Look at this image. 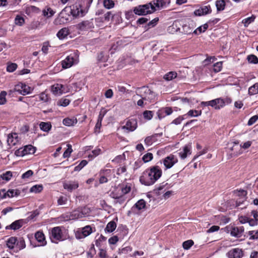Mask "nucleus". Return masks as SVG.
Segmentation results:
<instances>
[{"label":"nucleus","instance_id":"f257e3e1","mask_svg":"<svg viewBox=\"0 0 258 258\" xmlns=\"http://www.w3.org/2000/svg\"><path fill=\"white\" fill-rule=\"evenodd\" d=\"M92 2L93 0H84L83 2L85 5L84 8L81 4L77 3L66 8L69 9V12L73 17H83L88 13Z\"/></svg>","mask_w":258,"mask_h":258},{"label":"nucleus","instance_id":"f03ea898","mask_svg":"<svg viewBox=\"0 0 258 258\" xmlns=\"http://www.w3.org/2000/svg\"><path fill=\"white\" fill-rule=\"evenodd\" d=\"M7 246L15 252L24 249L26 247L25 241L23 237H11L6 243Z\"/></svg>","mask_w":258,"mask_h":258},{"label":"nucleus","instance_id":"7ed1b4c3","mask_svg":"<svg viewBox=\"0 0 258 258\" xmlns=\"http://www.w3.org/2000/svg\"><path fill=\"white\" fill-rule=\"evenodd\" d=\"M79 51L77 50L74 51L62 60L61 64L64 69L71 68L73 65L77 64L79 61Z\"/></svg>","mask_w":258,"mask_h":258},{"label":"nucleus","instance_id":"20e7f679","mask_svg":"<svg viewBox=\"0 0 258 258\" xmlns=\"http://www.w3.org/2000/svg\"><path fill=\"white\" fill-rule=\"evenodd\" d=\"M134 13L138 16H145L147 14H151L155 12L153 8L151 9V4L147 3L136 6L133 9Z\"/></svg>","mask_w":258,"mask_h":258},{"label":"nucleus","instance_id":"39448f33","mask_svg":"<svg viewBox=\"0 0 258 258\" xmlns=\"http://www.w3.org/2000/svg\"><path fill=\"white\" fill-rule=\"evenodd\" d=\"M49 238L52 242L57 243L59 241L65 239L63 237L61 228L59 226L55 227L49 230Z\"/></svg>","mask_w":258,"mask_h":258},{"label":"nucleus","instance_id":"423d86ee","mask_svg":"<svg viewBox=\"0 0 258 258\" xmlns=\"http://www.w3.org/2000/svg\"><path fill=\"white\" fill-rule=\"evenodd\" d=\"M202 107L211 106L216 110H219L224 107L223 98H218L209 101H202L200 104Z\"/></svg>","mask_w":258,"mask_h":258},{"label":"nucleus","instance_id":"0eeeda50","mask_svg":"<svg viewBox=\"0 0 258 258\" xmlns=\"http://www.w3.org/2000/svg\"><path fill=\"white\" fill-rule=\"evenodd\" d=\"M153 177L154 176L148 168L143 172L142 175L140 176V181L142 184L146 186L152 185L156 182Z\"/></svg>","mask_w":258,"mask_h":258},{"label":"nucleus","instance_id":"6e6552de","mask_svg":"<svg viewBox=\"0 0 258 258\" xmlns=\"http://www.w3.org/2000/svg\"><path fill=\"white\" fill-rule=\"evenodd\" d=\"M36 150L35 147L31 145H28L17 150L15 152V155L17 156L23 157L26 155L34 154Z\"/></svg>","mask_w":258,"mask_h":258},{"label":"nucleus","instance_id":"1a4fd4ad","mask_svg":"<svg viewBox=\"0 0 258 258\" xmlns=\"http://www.w3.org/2000/svg\"><path fill=\"white\" fill-rule=\"evenodd\" d=\"M225 229L227 232L230 233L232 236L237 238L241 237L244 231V228L242 226L239 227L228 226L225 227Z\"/></svg>","mask_w":258,"mask_h":258},{"label":"nucleus","instance_id":"9d476101","mask_svg":"<svg viewBox=\"0 0 258 258\" xmlns=\"http://www.w3.org/2000/svg\"><path fill=\"white\" fill-rule=\"evenodd\" d=\"M69 9L65 7L59 14L58 17L55 19V22L59 24L67 23L70 21V13Z\"/></svg>","mask_w":258,"mask_h":258},{"label":"nucleus","instance_id":"9b49d317","mask_svg":"<svg viewBox=\"0 0 258 258\" xmlns=\"http://www.w3.org/2000/svg\"><path fill=\"white\" fill-rule=\"evenodd\" d=\"M137 119L136 118H129L126 120L125 125L121 126V128L128 133L134 132L137 129Z\"/></svg>","mask_w":258,"mask_h":258},{"label":"nucleus","instance_id":"f8f14e48","mask_svg":"<svg viewBox=\"0 0 258 258\" xmlns=\"http://www.w3.org/2000/svg\"><path fill=\"white\" fill-rule=\"evenodd\" d=\"M151 9L152 8L157 10H161L167 8L170 4V0H153L150 3Z\"/></svg>","mask_w":258,"mask_h":258},{"label":"nucleus","instance_id":"ddd939ff","mask_svg":"<svg viewBox=\"0 0 258 258\" xmlns=\"http://www.w3.org/2000/svg\"><path fill=\"white\" fill-rule=\"evenodd\" d=\"M76 28L80 31H88L94 28L92 20L83 21L76 25Z\"/></svg>","mask_w":258,"mask_h":258},{"label":"nucleus","instance_id":"4468645a","mask_svg":"<svg viewBox=\"0 0 258 258\" xmlns=\"http://www.w3.org/2000/svg\"><path fill=\"white\" fill-rule=\"evenodd\" d=\"M92 232V227L90 225H87L77 231L76 237L77 239L85 238L90 235Z\"/></svg>","mask_w":258,"mask_h":258},{"label":"nucleus","instance_id":"2eb2a0df","mask_svg":"<svg viewBox=\"0 0 258 258\" xmlns=\"http://www.w3.org/2000/svg\"><path fill=\"white\" fill-rule=\"evenodd\" d=\"M178 162L177 157L173 155L170 154L169 156L165 157L163 160V163L166 169H170Z\"/></svg>","mask_w":258,"mask_h":258},{"label":"nucleus","instance_id":"dca6fc26","mask_svg":"<svg viewBox=\"0 0 258 258\" xmlns=\"http://www.w3.org/2000/svg\"><path fill=\"white\" fill-rule=\"evenodd\" d=\"M173 109L171 107H162L159 109L157 112L158 118L161 120L167 115L171 114Z\"/></svg>","mask_w":258,"mask_h":258},{"label":"nucleus","instance_id":"f3484780","mask_svg":"<svg viewBox=\"0 0 258 258\" xmlns=\"http://www.w3.org/2000/svg\"><path fill=\"white\" fill-rule=\"evenodd\" d=\"M163 136V133H157L152 136L147 137L144 140L145 144L147 146L152 145L154 143L156 142L158 140V138Z\"/></svg>","mask_w":258,"mask_h":258},{"label":"nucleus","instance_id":"a211bd4d","mask_svg":"<svg viewBox=\"0 0 258 258\" xmlns=\"http://www.w3.org/2000/svg\"><path fill=\"white\" fill-rule=\"evenodd\" d=\"M227 256L228 258H241L243 256V251L239 248H233L227 253Z\"/></svg>","mask_w":258,"mask_h":258},{"label":"nucleus","instance_id":"6ab92c4d","mask_svg":"<svg viewBox=\"0 0 258 258\" xmlns=\"http://www.w3.org/2000/svg\"><path fill=\"white\" fill-rule=\"evenodd\" d=\"M63 187L69 192L76 189L79 187V182L76 180H70L63 183Z\"/></svg>","mask_w":258,"mask_h":258},{"label":"nucleus","instance_id":"aec40b11","mask_svg":"<svg viewBox=\"0 0 258 258\" xmlns=\"http://www.w3.org/2000/svg\"><path fill=\"white\" fill-rule=\"evenodd\" d=\"M212 10L210 5L204 6L196 10L194 14L196 16H202L211 13Z\"/></svg>","mask_w":258,"mask_h":258},{"label":"nucleus","instance_id":"412c9836","mask_svg":"<svg viewBox=\"0 0 258 258\" xmlns=\"http://www.w3.org/2000/svg\"><path fill=\"white\" fill-rule=\"evenodd\" d=\"M150 172L154 176L153 178L157 181L162 176V171L160 167L157 165L153 166L148 168Z\"/></svg>","mask_w":258,"mask_h":258},{"label":"nucleus","instance_id":"4be33fe9","mask_svg":"<svg viewBox=\"0 0 258 258\" xmlns=\"http://www.w3.org/2000/svg\"><path fill=\"white\" fill-rule=\"evenodd\" d=\"M24 223V219H19L12 222L10 225L6 227V229H12L17 230L21 228Z\"/></svg>","mask_w":258,"mask_h":258},{"label":"nucleus","instance_id":"5701e85b","mask_svg":"<svg viewBox=\"0 0 258 258\" xmlns=\"http://www.w3.org/2000/svg\"><path fill=\"white\" fill-rule=\"evenodd\" d=\"M19 141L18 135L16 133L9 134L7 137V142L9 146H15Z\"/></svg>","mask_w":258,"mask_h":258},{"label":"nucleus","instance_id":"b1692460","mask_svg":"<svg viewBox=\"0 0 258 258\" xmlns=\"http://www.w3.org/2000/svg\"><path fill=\"white\" fill-rule=\"evenodd\" d=\"M191 144L189 143L183 148V151L179 153V155L182 159H185L188 155L191 154Z\"/></svg>","mask_w":258,"mask_h":258},{"label":"nucleus","instance_id":"393cba45","mask_svg":"<svg viewBox=\"0 0 258 258\" xmlns=\"http://www.w3.org/2000/svg\"><path fill=\"white\" fill-rule=\"evenodd\" d=\"M35 237L36 240L40 243L38 246H44L46 244L45 237L42 231H38L35 233Z\"/></svg>","mask_w":258,"mask_h":258},{"label":"nucleus","instance_id":"a878e982","mask_svg":"<svg viewBox=\"0 0 258 258\" xmlns=\"http://www.w3.org/2000/svg\"><path fill=\"white\" fill-rule=\"evenodd\" d=\"M64 86L62 84H56L52 86L51 90L53 93L55 95H59L64 92Z\"/></svg>","mask_w":258,"mask_h":258},{"label":"nucleus","instance_id":"bb28decb","mask_svg":"<svg viewBox=\"0 0 258 258\" xmlns=\"http://www.w3.org/2000/svg\"><path fill=\"white\" fill-rule=\"evenodd\" d=\"M194 29V24L192 23H186L182 26V32L184 34L189 35L193 34V30Z\"/></svg>","mask_w":258,"mask_h":258},{"label":"nucleus","instance_id":"cd10ccee","mask_svg":"<svg viewBox=\"0 0 258 258\" xmlns=\"http://www.w3.org/2000/svg\"><path fill=\"white\" fill-rule=\"evenodd\" d=\"M69 34L70 31L68 28H63L58 31L56 34V36L59 39L62 40L67 38Z\"/></svg>","mask_w":258,"mask_h":258},{"label":"nucleus","instance_id":"c85d7f7f","mask_svg":"<svg viewBox=\"0 0 258 258\" xmlns=\"http://www.w3.org/2000/svg\"><path fill=\"white\" fill-rule=\"evenodd\" d=\"M146 207V202L143 199L139 200L132 208L131 211L134 212L135 209L141 210Z\"/></svg>","mask_w":258,"mask_h":258},{"label":"nucleus","instance_id":"c756f323","mask_svg":"<svg viewBox=\"0 0 258 258\" xmlns=\"http://www.w3.org/2000/svg\"><path fill=\"white\" fill-rule=\"evenodd\" d=\"M174 185V183H165L164 182L160 183L159 186L155 188L154 191L155 192V193L157 195L159 194V191L161 190L163 188H165V189H169L172 187Z\"/></svg>","mask_w":258,"mask_h":258},{"label":"nucleus","instance_id":"7c9ffc66","mask_svg":"<svg viewBox=\"0 0 258 258\" xmlns=\"http://www.w3.org/2000/svg\"><path fill=\"white\" fill-rule=\"evenodd\" d=\"M78 122V120L76 118H69L67 117L63 119L62 123L65 126H71L76 124Z\"/></svg>","mask_w":258,"mask_h":258},{"label":"nucleus","instance_id":"2f4dec72","mask_svg":"<svg viewBox=\"0 0 258 258\" xmlns=\"http://www.w3.org/2000/svg\"><path fill=\"white\" fill-rule=\"evenodd\" d=\"M40 129L44 132H48L52 128V125L50 122H40L39 123Z\"/></svg>","mask_w":258,"mask_h":258},{"label":"nucleus","instance_id":"473e14b6","mask_svg":"<svg viewBox=\"0 0 258 258\" xmlns=\"http://www.w3.org/2000/svg\"><path fill=\"white\" fill-rule=\"evenodd\" d=\"M116 228V224L114 221L109 222L104 229L106 233H111L115 230Z\"/></svg>","mask_w":258,"mask_h":258},{"label":"nucleus","instance_id":"72a5a7b5","mask_svg":"<svg viewBox=\"0 0 258 258\" xmlns=\"http://www.w3.org/2000/svg\"><path fill=\"white\" fill-rule=\"evenodd\" d=\"M19 94L22 95H26L27 94H29L31 93V88L26 85L25 84H22L21 85V89L18 90Z\"/></svg>","mask_w":258,"mask_h":258},{"label":"nucleus","instance_id":"f704fd0d","mask_svg":"<svg viewBox=\"0 0 258 258\" xmlns=\"http://www.w3.org/2000/svg\"><path fill=\"white\" fill-rule=\"evenodd\" d=\"M208 27L209 26H208V23H205V24L198 27L197 29H196L193 31V34H194L196 35H198L201 34L202 33L205 32L208 28Z\"/></svg>","mask_w":258,"mask_h":258},{"label":"nucleus","instance_id":"c9c22d12","mask_svg":"<svg viewBox=\"0 0 258 258\" xmlns=\"http://www.w3.org/2000/svg\"><path fill=\"white\" fill-rule=\"evenodd\" d=\"M218 12L223 11L225 9L226 3L224 0H217L215 2Z\"/></svg>","mask_w":258,"mask_h":258},{"label":"nucleus","instance_id":"e433bc0d","mask_svg":"<svg viewBox=\"0 0 258 258\" xmlns=\"http://www.w3.org/2000/svg\"><path fill=\"white\" fill-rule=\"evenodd\" d=\"M108 56L104 52L101 51L98 53L97 57L98 62H105L108 60Z\"/></svg>","mask_w":258,"mask_h":258},{"label":"nucleus","instance_id":"4c0bfd02","mask_svg":"<svg viewBox=\"0 0 258 258\" xmlns=\"http://www.w3.org/2000/svg\"><path fill=\"white\" fill-rule=\"evenodd\" d=\"M71 218L72 219H78L84 217V214L83 212L79 210H74L71 214Z\"/></svg>","mask_w":258,"mask_h":258},{"label":"nucleus","instance_id":"58836bf2","mask_svg":"<svg viewBox=\"0 0 258 258\" xmlns=\"http://www.w3.org/2000/svg\"><path fill=\"white\" fill-rule=\"evenodd\" d=\"M42 13L44 16L50 18L54 15L55 11H54L50 7H47L46 9L43 10Z\"/></svg>","mask_w":258,"mask_h":258},{"label":"nucleus","instance_id":"ea45409f","mask_svg":"<svg viewBox=\"0 0 258 258\" xmlns=\"http://www.w3.org/2000/svg\"><path fill=\"white\" fill-rule=\"evenodd\" d=\"M132 184L130 183L122 184L120 187L122 194L123 195L128 194L131 190Z\"/></svg>","mask_w":258,"mask_h":258},{"label":"nucleus","instance_id":"a19ab883","mask_svg":"<svg viewBox=\"0 0 258 258\" xmlns=\"http://www.w3.org/2000/svg\"><path fill=\"white\" fill-rule=\"evenodd\" d=\"M1 191L3 192L4 194L2 196L1 199H5L7 197L13 198L14 196V189H9L7 192L5 189H1Z\"/></svg>","mask_w":258,"mask_h":258},{"label":"nucleus","instance_id":"79ce46f5","mask_svg":"<svg viewBox=\"0 0 258 258\" xmlns=\"http://www.w3.org/2000/svg\"><path fill=\"white\" fill-rule=\"evenodd\" d=\"M258 94V83H255L248 89V94L250 96Z\"/></svg>","mask_w":258,"mask_h":258},{"label":"nucleus","instance_id":"37998d69","mask_svg":"<svg viewBox=\"0 0 258 258\" xmlns=\"http://www.w3.org/2000/svg\"><path fill=\"white\" fill-rule=\"evenodd\" d=\"M159 20V19L158 17L155 18L145 26V29L147 30L151 28L154 27L157 25Z\"/></svg>","mask_w":258,"mask_h":258},{"label":"nucleus","instance_id":"c03bdc74","mask_svg":"<svg viewBox=\"0 0 258 258\" xmlns=\"http://www.w3.org/2000/svg\"><path fill=\"white\" fill-rule=\"evenodd\" d=\"M202 113V110L191 109L187 112L186 115L190 117H198L201 115Z\"/></svg>","mask_w":258,"mask_h":258},{"label":"nucleus","instance_id":"a18cd8bd","mask_svg":"<svg viewBox=\"0 0 258 258\" xmlns=\"http://www.w3.org/2000/svg\"><path fill=\"white\" fill-rule=\"evenodd\" d=\"M176 77L177 73L175 72H170L164 76L163 79L166 81H171Z\"/></svg>","mask_w":258,"mask_h":258},{"label":"nucleus","instance_id":"49530a36","mask_svg":"<svg viewBox=\"0 0 258 258\" xmlns=\"http://www.w3.org/2000/svg\"><path fill=\"white\" fill-rule=\"evenodd\" d=\"M25 23V19L21 15H17L15 18V24L19 26H22Z\"/></svg>","mask_w":258,"mask_h":258},{"label":"nucleus","instance_id":"de8ad7c7","mask_svg":"<svg viewBox=\"0 0 258 258\" xmlns=\"http://www.w3.org/2000/svg\"><path fill=\"white\" fill-rule=\"evenodd\" d=\"M43 186L41 184H36L32 186L30 189L31 192L39 193L43 190Z\"/></svg>","mask_w":258,"mask_h":258},{"label":"nucleus","instance_id":"09e8293b","mask_svg":"<svg viewBox=\"0 0 258 258\" xmlns=\"http://www.w3.org/2000/svg\"><path fill=\"white\" fill-rule=\"evenodd\" d=\"M247 60L249 63L254 64L258 63V58L254 54L248 55L247 56Z\"/></svg>","mask_w":258,"mask_h":258},{"label":"nucleus","instance_id":"8fccbe9b","mask_svg":"<svg viewBox=\"0 0 258 258\" xmlns=\"http://www.w3.org/2000/svg\"><path fill=\"white\" fill-rule=\"evenodd\" d=\"M154 112L150 110H145L143 112V116L145 119L147 120H151L153 116Z\"/></svg>","mask_w":258,"mask_h":258},{"label":"nucleus","instance_id":"3c124183","mask_svg":"<svg viewBox=\"0 0 258 258\" xmlns=\"http://www.w3.org/2000/svg\"><path fill=\"white\" fill-rule=\"evenodd\" d=\"M88 163L86 160H82L78 165L75 166L74 170V171H80L83 167L87 165Z\"/></svg>","mask_w":258,"mask_h":258},{"label":"nucleus","instance_id":"603ef678","mask_svg":"<svg viewBox=\"0 0 258 258\" xmlns=\"http://www.w3.org/2000/svg\"><path fill=\"white\" fill-rule=\"evenodd\" d=\"M194 244V242L192 240H187L184 241L182 243V247L185 250L189 249Z\"/></svg>","mask_w":258,"mask_h":258},{"label":"nucleus","instance_id":"864d4df0","mask_svg":"<svg viewBox=\"0 0 258 258\" xmlns=\"http://www.w3.org/2000/svg\"><path fill=\"white\" fill-rule=\"evenodd\" d=\"M70 102V100L68 99L62 98L57 101V105L60 106L66 107L69 105Z\"/></svg>","mask_w":258,"mask_h":258},{"label":"nucleus","instance_id":"5fc2aeb1","mask_svg":"<svg viewBox=\"0 0 258 258\" xmlns=\"http://www.w3.org/2000/svg\"><path fill=\"white\" fill-rule=\"evenodd\" d=\"M39 100L43 102H48L50 100L49 95L45 92H42L39 95Z\"/></svg>","mask_w":258,"mask_h":258},{"label":"nucleus","instance_id":"6e6d98bb","mask_svg":"<svg viewBox=\"0 0 258 258\" xmlns=\"http://www.w3.org/2000/svg\"><path fill=\"white\" fill-rule=\"evenodd\" d=\"M12 177V172L10 171H6L3 174H1V179L5 180L6 181H9Z\"/></svg>","mask_w":258,"mask_h":258},{"label":"nucleus","instance_id":"4d7b16f0","mask_svg":"<svg viewBox=\"0 0 258 258\" xmlns=\"http://www.w3.org/2000/svg\"><path fill=\"white\" fill-rule=\"evenodd\" d=\"M248 235L250 236L249 240H256L258 239V231H249L247 233Z\"/></svg>","mask_w":258,"mask_h":258},{"label":"nucleus","instance_id":"13d9d810","mask_svg":"<svg viewBox=\"0 0 258 258\" xmlns=\"http://www.w3.org/2000/svg\"><path fill=\"white\" fill-rule=\"evenodd\" d=\"M17 68V64L16 63H8L7 67V71L8 72L12 73L14 72Z\"/></svg>","mask_w":258,"mask_h":258},{"label":"nucleus","instance_id":"bf43d9fd","mask_svg":"<svg viewBox=\"0 0 258 258\" xmlns=\"http://www.w3.org/2000/svg\"><path fill=\"white\" fill-rule=\"evenodd\" d=\"M103 5L107 9H110L114 6V2L112 0H104Z\"/></svg>","mask_w":258,"mask_h":258},{"label":"nucleus","instance_id":"052dcab7","mask_svg":"<svg viewBox=\"0 0 258 258\" xmlns=\"http://www.w3.org/2000/svg\"><path fill=\"white\" fill-rule=\"evenodd\" d=\"M186 116V114H184L183 115L179 116L176 118L174 119L172 122L171 124H174L175 125H179L180 124L181 122L185 119V116Z\"/></svg>","mask_w":258,"mask_h":258},{"label":"nucleus","instance_id":"680f3d73","mask_svg":"<svg viewBox=\"0 0 258 258\" xmlns=\"http://www.w3.org/2000/svg\"><path fill=\"white\" fill-rule=\"evenodd\" d=\"M101 152V150L100 148H96L92 151V153L88 155V157L91 159L95 158L98 156Z\"/></svg>","mask_w":258,"mask_h":258},{"label":"nucleus","instance_id":"e2e57ef3","mask_svg":"<svg viewBox=\"0 0 258 258\" xmlns=\"http://www.w3.org/2000/svg\"><path fill=\"white\" fill-rule=\"evenodd\" d=\"M67 149L64 152L63 154V157L64 158L69 157L71 155V154L73 152V149L72 148V146L70 144L67 145Z\"/></svg>","mask_w":258,"mask_h":258},{"label":"nucleus","instance_id":"0e129e2a","mask_svg":"<svg viewBox=\"0 0 258 258\" xmlns=\"http://www.w3.org/2000/svg\"><path fill=\"white\" fill-rule=\"evenodd\" d=\"M153 155L151 153H147L145 154L143 157L142 160L144 163L148 162L153 159Z\"/></svg>","mask_w":258,"mask_h":258},{"label":"nucleus","instance_id":"69168bd1","mask_svg":"<svg viewBox=\"0 0 258 258\" xmlns=\"http://www.w3.org/2000/svg\"><path fill=\"white\" fill-rule=\"evenodd\" d=\"M254 19L255 17L251 16L243 19L242 22L245 27H247L249 24L254 21Z\"/></svg>","mask_w":258,"mask_h":258},{"label":"nucleus","instance_id":"338daca9","mask_svg":"<svg viewBox=\"0 0 258 258\" xmlns=\"http://www.w3.org/2000/svg\"><path fill=\"white\" fill-rule=\"evenodd\" d=\"M112 171L111 169H104L100 171V174H103L105 176H107V178L108 177L111 178V174Z\"/></svg>","mask_w":258,"mask_h":258},{"label":"nucleus","instance_id":"774afa93","mask_svg":"<svg viewBox=\"0 0 258 258\" xmlns=\"http://www.w3.org/2000/svg\"><path fill=\"white\" fill-rule=\"evenodd\" d=\"M258 119V114L255 115L251 117L248 122H247V125L248 126L252 125L253 124H254Z\"/></svg>","mask_w":258,"mask_h":258}]
</instances>
